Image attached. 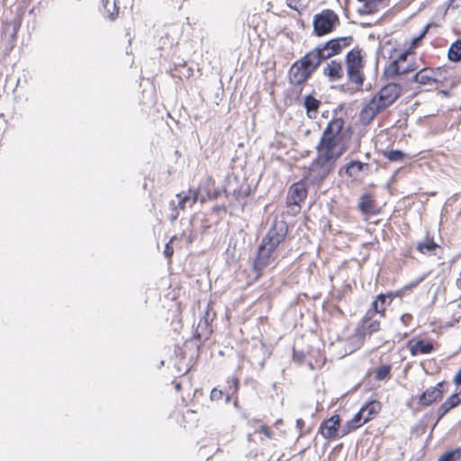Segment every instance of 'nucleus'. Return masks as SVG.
<instances>
[{
	"label": "nucleus",
	"instance_id": "obj_1",
	"mask_svg": "<svg viewBox=\"0 0 461 461\" xmlns=\"http://www.w3.org/2000/svg\"><path fill=\"white\" fill-rule=\"evenodd\" d=\"M287 230V225L284 221H276L263 238L253 263L254 270L258 273V276L267 267L276 265L277 249L284 242Z\"/></svg>",
	"mask_w": 461,
	"mask_h": 461
},
{
	"label": "nucleus",
	"instance_id": "obj_2",
	"mask_svg": "<svg viewBox=\"0 0 461 461\" xmlns=\"http://www.w3.org/2000/svg\"><path fill=\"white\" fill-rule=\"evenodd\" d=\"M344 124L341 118L333 119L328 123L316 146L317 153L337 161L346 152Z\"/></svg>",
	"mask_w": 461,
	"mask_h": 461
},
{
	"label": "nucleus",
	"instance_id": "obj_3",
	"mask_svg": "<svg viewBox=\"0 0 461 461\" xmlns=\"http://www.w3.org/2000/svg\"><path fill=\"white\" fill-rule=\"evenodd\" d=\"M402 86L390 83L383 86L373 98L362 108L359 113L360 122L369 124L382 111L392 105L400 96Z\"/></svg>",
	"mask_w": 461,
	"mask_h": 461
},
{
	"label": "nucleus",
	"instance_id": "obj_4",
	"mask_svg": "<svg viewBox=\"0 0 461 461\" xmlns=\"http://www.w3.org/2000/svg\"><path fill=\"white\" fill-rule=\"evenodd\" d=\"M365 66L362 50L359 48H354L346 55L347 77L350 83L357 87H362L364 82L363 68Z\"/></svg>",
	"mask_w": 461,
	"mask_h": 461
},
{
	"label": "nucleus",
	"instance_id": "obj_5",
	"mask_svg": "<svg viewBox=\"0 0 461 461\" xmlns=\"http://www.w3.org/2000/svg\"><path fill=\"white\" fill-rule=\"evenodd\" d=\"M336 161L318 153L317 158L312 162L308 168L305 180L312 185L323 181L334 169Z\"/></svg>",
	"mask_w": 461,
	"mask_h": 461
},
{
	"label": "nucleus",
	"instance_id": "obj_6",
	"mask_svg": "<svg viewBox=\"0 0 461 461\" xmlns=\"http://www.w3.org/2000/svg\"><path fill=\"white\" fill-rule=\"evenodd\" d=\"M317 69V67L306 54L295 61L289 69V81L292 85H303Z\"/></svg>",
	"mask_w": 461,
	"mask_h": 461
},
{
	"label": "nucleus",
	"instance_id": "obj_7",
	"mask_svg": "<svg viewBox=\"0 0 461 461\" xmlns=\"http://www.w3.org/2000/svg\"><path fill=\"white\" fill-rule=\"evenodd\" d=\"M313 32L317 36H323L331 32L339 23L337 14L330 9L322 10L313 17Z\"/></svg>",
	"mask_w": 461,
	"mask_h": 461
},
{
	"label": "nucleus",
	"instance_id": "obj_8",
	"mask_svg": "<svg viewBox=\"0 0 461 461\" xmlns=\"http://www.w3.org/2000/svg\"><path fill=\"white\" fill-rule=\"evenodd\" d=\"M319 432L326 439H337L342 438V428H340V417L338 414L323 420L319 428Z\"/></svg>",
	"mask_w": 461,
	"mask_h": 461
},
{
	"label": "nucleus",
	"instance_id": "obj_9",
	"mask_svg": "<svg viewBox=\"0 0 461 461\" xmlns=\"http://www.w3.org/2000/svg\"><path fill=\"white\" fill-rule=\"evenodd\" d=\"M408 56V53L400 54L396 59L393 60L389 66L385 68L384 75L387 77H393L397 75H404L416 70L413 64H404L407 61Z\"/></svg>",
	"mask_w": 461,
	"mask_h": 461
},
{
	"label": "nucleus",
	"instance_id": "obj_10",
	"mask_svg": "<svg viewBox=\"0 0 461 461\" xmlns=\"http://www.w3.org/2000/svg\"><path fill=\"white\" fill-rule=\"evenodd\" d=\"M375 314L373 312L367 311L364 316L360 325L357 331L359 337L365 338L370 336L373 332L379 330L380 329V317L375 318Z\"/></svg>",
	"mask_w": 461,
	"mask_h": 461
},
{
	"label": "nucleus",
	"instance_id": "obj_11",
	"mask_svg": "<svg viewBox=\"0 0 461 461\" xmlns=\"http://www.w3.org/2000/svg\"><path fill=\"white\" fill-rule=\"evenodd\" d=\"M176 201L172 200L169 202V208L171 211L179 207L181 210H185L187 206L191 207L199 199V190H188L187 192H181L177 194Z\"/></svg>",
	"mask_w": 461,
	"mask_h": 461
},
{
	"label": "nucleus",
	"instance_id": "obj_12",
	"mask_svg": "<svg viewBox=\"0 0 461 461\" xmlns=\"http://www.w3.org/2000/svg\"><path fill=\"white\" fill-rule=\"evenodd\" d=\"M445 382H438L435 386L425 390L419 398V403L423 406H429L432 402L442 398L445 392Z\"/></svg>",
	"mask_w": 461,
	"mask_h": 461
},
{
	"label": "nucleus",
	"instance_id": "obj_13",
	"mask_svg": "<svg viewBox=\"0 0 461 461\" xmlns=\"http://www.w3.org/2000/svg\"><path fill=\"white\" fill-rule=\"evenodd\" d=\"M307 195V190L303 183L294 184L289 190L287 195V203L290 206L300 208L302 203ZM294 210V208H292Z\"/></svg>",
	"mask_w": 461,
	"mask_h": 461
},
{
	"label": "nucleus",
	"instance_id": "obj_14",
	"mask_svg": "<svg viewBox=\"0 0 461 461\" xmlns=\"http://www.w3.org/2000/svg\"><path fill=\"white\" fill-rule=\"evenodd\" d=\"M354 41L352 36H345V37H338L332 40H330L326 42L328 45V50L333 55H338L342 52V50L348 47H349Z\"/></svg>",
	"mask_w": 461,
	"mask_h": 461
},
{
	"label": "nucleus",
	"instance_id": "obj_15",
	"mask_svg": "<svg viewBox=\"0 0 461 461\" xmlns=\"http://www.w3.org/2000/svg\"><path fill=\"white\" fill-rule=\"evenodd\" d=\"M309 58L312 60L315 66L318 68L321 61L333 57V53L328 50V45L325 43L318 45L314 50L307 53Z\"/></svg>",
	"mask_w": 461,
	"mask_h": 461
},
{
	"label": "nucleus",
	"instance_id": "obj_16",
	"mask_svg": "<svg viewBox=\"0 0 461 461\" xmlns=\"http://www.w3.org/2000/svg\"><path fill=\"white\" fill-rule=\"evenodd\" d=\"M433 68H424L420 69L413 77L412 81L420 86H432L435 84Z\"/></svg>",
	"mask_w": 461,
	"mask_h": 461
},
{
	"label": "nucleus",
	"instance_id": "obj_17",
	"mask_svg": "<svg viewBox=\"0 0 461 461\" xmlns=\"http://www.w3.org/2000/svg\"><path fill=\"white\" fill-rule=\"evenodd\" d=\"M461 403V396L458 393H452L438 408V421L442 419L449 411Z\"/></svg>",
	"mask_w": 461,
	"mask_h": 461
},
{
	"label": "nucleus",
	"instance_id": "obj_18",
	"mask_svg": "<svg viewBox=\"0 0 461 461\" xmlns=\"http://www.w3.org/2000/svg\"><path fill=\"white\" fill-rule=\"evenodd\" d=\"M362 411L359 410L357 413L354 415V417L349 420L343 427H342V436H346L351 431L360 428L362 425L367 422V419L364 417Z\"/></svg>",
	"mask_w": 461,
	"mask_h": 461
},
{
	"label": "nucleus",
	"instance_id": "obj_19",
	"mask_svg": "<svg viewBox=\"0 0 461 461\" xmlns=\"http://www.w3.org/2000/svg\"><path fill=\"white\" fill-rule=\"evenodd\" d=\"M323 74L327 76L330 81L341 79L343 77V68L341 63L337 62L336 60H331L327 63L326 67L323 68Z\"/></svg>",
	"mask_w": 461,
	"mask_h": 461
},
{
	"label": "nucleus",
	"instance_id": "obj_20",
	"mask_svg": "<svg viewBox=\"0 0 461 461\" xmlns=\"http://www.w3.org/2000/svg\"><path fill=\"white\" fill-rule=\"evenodd\" d=\"M408 348L412 356L419 354H429L433 350V344L425 340L409 341Z\"/></svg>",
	"mask_w": 461,
	"mask_h": 461
},
{
	"label": "nucleus",
	"instance_id": "obj_21",
	"mask_svg": "<svg viewBox=\"0 0 461 461\" xmlns=\"http://www.w3.org/2000/svg\"><path fill=\"white\" fill-rule=\"evenodd\" d=\"M391 301L392 300L388 296L381 294L373 301L371 308L368 311L373 312V313L379 315V317L382 318L384 316V312L391 303Z\"/></svg>",
	"mask_w": 461,
	"mask_h": 461
},
{
	"label": "nucleus",
	"instance_id": "obj_22",
	"mask_svg": "<svg viewBox=\"0 0 461 461\" xmlns=\"http://www.w3.org/2000/svg\"><path fill=\"white\" fill-rule=\"evenodd\" d=\"M390 0H366L362 12L366 14H375L388 6Z\"/></svg>",
	"mask_w": 461,
	"mask_h": 461
},
{
	"label": "nucleus",
	"instance_id": "obj_23",
	"mask_svg": "<svg viewBox=\"0 0 461 461\" xmlns=\"http://www.w3.org/2000/svg\"><path fill=\"white\" fill-rule=\"evenodd\" d=\"M360 410L362 411L363 414H365L364 417L367 419V421H369L375 414L380 411L381 402L376 400L370 401L364 404Z\"/></svg>",
	"mask_w": 461,
	"mask_h": 461
},
{
	"label": "nucleus",
	"instance_id": "obj_24",
	"mask_svg": "<svg viewBox=\"0 0 461 461\" xmlns=\"http://www.w3.org/2000/svg\"><path fill=\"white\" fill-rule=\"evenodd\" d=\"M368 164L356 160L348 164L346 167V173L351 177H358L361 172L368 170Z\"/></svg>",
	"mask_w": 461,
	"mask_h": 461
},
{
	"label": "nucleus",
	"instance_id": "obj_25",
	"mask_svg": "<svg viewBox=\"0 0 461 461\" xmlns=\"http://www.w3.org/2000/svg\"><path fill=\"white\" fill-rule=\"evenodd\" d=\"M359 209L365 214L375 213V200L369 194L362 195L358 204Z\"/></svg>",
	"mask_w": 461,
	"mask_h": 461
},
{
	"label": "nucleus",
	"instance_id": "obj_26",
	"mask_svg": "<svg viewBox=\"0 0 461 461\" xmlns=\"http://www.w3.org/2000/svg\"><path fill=\"white\" fill-rule=\"evenodd\" d=\"M320 104V101L314 98L312 95H308L305 96L303 104L310 118L316 117Z\"/></svg>",
	"mask_w": 461,
	"mask_h": 461
},
{
	"label": "nucleus",
	"instance_id": "obj_27",
	"mask_svg": "<svg viewBox=\"0 0 461 461\" xmlns=\"http://www.w3.org/2000/svg\"><path fill=\"white\" fill-rule=\"evenodd\" d=\"M448 59L451 61H460L461 60V41L458 40L450 45L448 50Z\"/></svg>",
	"mask_w": 461,
	"mask_h": 461
},
{
	"label": "nucleus",
	"instance_id": "obj_28",
	"mask_svg": "<svg viewBox=\"0 0 461 461\" xmlns=\"http://www.w3.org/2000/svg\"><path fill=\"white\" fill-rule=\"evenodd\" d=\"M438 248V246L432 240H427L423 242H420L417 246V249L422 254H431Z\"/></svg>",
	"mask_w": 461,
	"mask_h": 461
},
{
	"label": "nucleus",
	"instance_id": "obj_29",
	"mask_svg": "<svg viewBox=\"0 0 461 461\" xmlns=\"http://www.w3.org/2000/svg\"><path fill=\"white\" fill-rule=\"evenodd\" d=\"M104 8L111 20H114L118 14V8L115 0H102Z\"/></svg>",
	"mask_w": 461,
	"mask_h": 461
},
{
	"label": "nucleus",
	"instance_id": "obj_30",
	"mask_svg": "<svg viewBox=\"0 0 461 461\" xmlns=\"http://www.w3.org/2000/svg\"><path fill=\"white\" fill-rule=\"evenodd\" d=\"M384 157L393 162H400L404 159L406 154L401 150H387L384 152Z\"/></svg>",
	"mask_w": 461,
	"mask_h": 461
},
{
	"label": "nucleus",
	"instance_id": "obj_31",
	"mask_svg": "<svg viewBox=\"0 0 461 461\" xmlns=\"http://www.w3.org/2000/svg\"><path fill=\"white\" fill-rule=\"evenodd\" d=\"M434 71V78H435V84L440 83L443 84L448 80V73L446 69L442 68H437L433 69Z\"/></svg>",
	"mask_w": 461,
	"mask_h": 461
},
{
	"label": "nucleus",
	"instance_id": "obj_32",
	"mask_svg": "<svg viewBox=\"0 0 461 461\" xmlns=\"http://www.w3.org/2000/svg\"><path fill=\"white\" fill-rule=\"evenodd\" d=\"M391 372L390 366L383 365L376 368L375 377L377 380H384L389 377Z\"/></svg>",
	"mask_w": 461,
	"mask_h": 461
},
{
	"label": "nucleus",
	"instance_id": "obj_33",
	"mask_svg": "<svg viewBox=\"0 0 461 461\" xmlns=\"http://www.w3.org/2000/svg\"><path fill=\"white\" fill-rule=\"evenodd\" d=\"M461 456V452L458 448L452 449L442 455L438 461H456Z\"/></svg>",
	"mask_w": 461,
	"mask_h": 461
},
{
	"label": "nucleus",
	"instance_id": "obj_34",
	"mask_svg": "<svg viewBox=\"0 0 461 461\" xmlns=\"http://www.w3.org/2000/svg\"><path fill=\"white\" fill-rule=\"evenodd\" d=\"M223 392L221 390H218L217 388H213L211 391L210 398L212 401H220L222 398Z\"/></svg>",
	"mask_w": 461,
	"mask_h": 461
},
{
	"label": "nucleus",
	"instance_id": "obj_35",
	"mask_svg": "<svg viewBox=\"0 0 461 461\" xmlns=\"http://www.w3.org/2000/svg\"><path fill=\"white\" fill-rule=\"evenodd\" d=\"M259 432L263 433L267 438H272L273 433L267 426H261L258 429Z\"/></svg>",
	"mask_w": 461,
	"mask_h": 461
},
{
	"label": "nucleus",
	"instance_id": "obj_36",
	"mask_svg": "<svg viewBox=\"0 0 461 461\" xmlns=\"http://www.w3.org/2000/svg\"><path fill=\"white\" fill-rule=\"evenodd\" d=\"M164 255L166 258H170L173 253H174V249L173 248L170 246V242H168L166 247H165V249H164Z\"/></svg>",
	"mask_w": 461,
	"mask_h": 461
},
{
	"label": "nucleus",
	"instance_id": "obj_37",
	"mask_svg": "<svg viewBox=\"0 0 461 461\" xmlns=\"http://www.w3.org/2000/svg\"><path fill=\"white\" fill-rule=\"evenodd\" d=\"M429 24L426 25V26L423 28V30H422V32H421L420 35L419 37H417V38H415V39L413 40V44H415L417 41H419L420 39H422V38L426 35V33H427V32H428V31H429Z\"/></svg>",
	"mask_w": 461,
	"mask_h": 461
},
{
	"label": "nucleus",
	"instance_id": "obj_38",
	"mask_svg": "<svg viewBox=\"0 0 461 461\" xmlns=\"http://www.w3.org/2000/svg\"><path fill=\"white\" fill-rule=\"evenodd\" d=\"M453 382L457 386L461 385V369L454 376Z\"/></svg>",
	"mask_w": 461,
	"mask_h": 461
},
{
	"label": "nucleus",
	"instance_id": "obj_39",
	"mask_svg": "<svg viewBox=\"0 0 461 461\" xmlns=\"http://www.w3.org/2000/svg\"><path fill=\"white\" fill-rule=\"evenodd\" d=\"M411 319H412V316H411V314H409V313H405V314H403V315L401 317L402 321L405 325H407V324L411 321Z\"/></svg>",
	"mask_w": 461,
	"mask_h": 461
},
{
	"label": "nucleus",
	"instance_id": "obj_40",
	"mask_svg": "<svg viewBox=\"0 0 461 461\" xmlns=\"http://www.w3.org/2000/svg\"><path fill=\"white\" fill-rule=\"evenodd\" d=\"M178 215H179L178 211L176 209H173V211H171V212H170L168 217H169L171 221H176L177 219Z\"/></svg>",
	"mask_w": 461,
	"mask_h": 461
},
{
	"label": "nucleus",
	"instance_id": "obj_41",
	"mask_svg": "<svg viewBox=\"0 0 461 461\" xmlns=\"http://www.w3.org/2000/svg\"><path fill=\"white\" fill-rule=\"evenodd\" d=\"M303 426H304V421L303 420V419H297L296 420V427H297V429L302 430Z\"/></svg>",
	"mask_w": 461,
	"mask_h": 461
},
{
	"label": "nucleus",
	"instance_id": "obj_42",
	"mask_svg": "<svg viewBox=\"0 0 461 461\" xmlns=\"http://www.w3.org/2000/svg\"><path fill=\"white\" fill-rule=\"evenodd\" d=\"M175 387L176 390H180L181 385H180V384H176Z\"/></svg>",
	"mask_w": 461,
	"mask_h": 461
},
{
	"label": "nucleus",
	"instance_id": "obj_43",
	"mask_svg": "<svg viewBox=\"0 0 461 461\" xmlns=\"http://www.w3.org/2000/svg\"><path fill=\"white\" fill-rule=\"evenodd\" d=\"M229 400H230V396H229V395H227V396H226V401L228 402Z\"/></svg>",
	"mask_w": 461,
	"mask_h": 461
},
{
	"label": "nucleus",
	"instance_id": "obj_44",
	"mask_svg": "<svg viewBox=\"0 0 461 461\" xmlns=\"http://www.w3.org/2000/svg\"><path fill=\"white\" fill-rule=\"evenodd\" d=\"M357 1L363 3V2H366V0H357Z\"/></svg>",
	"mask_w": 461,
	"mask_h": 461
},
{
	"label": "nucleus",
	"instance_id": "obj_45",
	"mask_svg": "<svg viewBox=\"0 0 461 461\" xmlns=\"http://www.w3.org/2000/svg\"><path fill=\"white\" fill-rule=\"evenodd\" d=\"M235 385L237 386L238 380H234Z\"/></svg>",
	"mask_w": 461,
	"mask_h": 461
}]
</instances>
